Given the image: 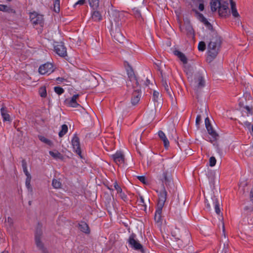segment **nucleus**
I'll return each instance as SVG.
<instances>
[{
  "label": "nucleus",
  "instance_id": "f257e3e1",
  "mask_svg": "<svg viewBox=\"0 0 253 253\" xmlns=\"http://www.w3.org/2000/svg\"><path fill=\"white\" fill-rule=\"evenodd\" d=\"M111 24L110 33L112 36L119 42L124 39L121 33L120 26L125 20L124 14L117 10H113L109 14Z\"/></svg>",
  "mask_w": 253,
  "mask_h": 253
},
{
  "label": "nucleus",
  "instance_id": "f03ea898",
  "mask_svg": "<svg viewBox=\"0 0 253 253\" xmlns=\"http://www.w3.org/2000/svg\"><path fill=\"white\" fill-rule=\"evenodd\" d=\"M210 35L211 36L208 46V54L211 59L214 58L218 53L221 45L220 37L214 31H211Z\"/></svg>",
  "mask_w": 253,
  "mask_h": 253
},
{
  "label": "nucleus",
  "instance_id": "7ed1b4c3",
  "mask_svg": "<svg viewBox=\"0 0 253 253\" xmlns=\"http://www.w3.org/2000/svg\"><path fill=\"white\" fill-rule=\"evenodd\" d=\"M158 194V201L155 211L154 219L157 222H161L162 217V209L167 199V192L164 187L160 191H157Z\"/></svg>",
  "mask_w": 253,
  "mask_h": 253
},
{
  "label": "nucleus",
  "instance_id": "20e7f679",
  "mask_svg": "<svg viewBox=\"0 0 253 253\" xmlns=\"http://www.w3.org/2000/svg\"><path fill=\"white\" fill-rule=\"evenodd\" d=\"M53 71V65L49 62L42 65L39 68V72L41 75H49L52 73Z\"/></svg>",
  "mask_w": 253,
  "mask_h": 253
},
{
  "label": "nucleus",
  "instance_id": "39448f33",
  "mask_svg": "<svg viewBox=\"0 0 253 253\" xmlns=\"http://www.w3.org/2000/svg\"><path fill=\"white\" fill-rule=\"evenodd\" d=\"M71 143L74 151L82 158L80 139L76 134H74L71 140Z\"/></svg>",
  "mask_w": 253,
  "mask_h": 253
},
{
  "label": "nucleus",
  "instance_id": "423d86ee",
  "mask_svg": "<svg viewBox=\"0 0 253 253\" xmlns=\"http://www.w3.org/2000/svg\"><path fill=\"white\" fill-rule=\"evenodd\" d=\"M135 235L134 234H132L129 236L128 239L129 245L135 250L143 251L142 245L137 240H135Z\"/></svg>",
  "mask_w": 253,
  "mask_h": 253
},
{
  "label": "nucleus",
  "instance_id": "0eeeda50",
  "mask_svg": "<svg viewBox=\"0 0 253 253\" xmlns=\"http://www.w3.org/2000/svg\"><path fill=\"white\" fill-rule=\"evenodd\" d=\"M54 51L59 56L64 57L67 56V49L62 42L57 43L54 45Z\"/></svg>",
  "mask_w": 253,
  "mask_h": 253
},
{
  "label": "nucleus",
  "instance_id": "6e6552de",
  "mask_svg": "<svg viewBox=\"0 0 253 253\" xmlns=\"http://www.w3.org/2000/svg\"><path fill=\"white\" fill-rule=\"evenodd\" d=\"M191 85L194 89L198 90L205 86V81L203 78L200 76H197L194 78V80L191 82Z\"/></svg>",
  "mask_w": 253,
  "mask_h": 253
},
{
  "label": "nucleus",
  "instance_id": "1a4fd4ad",
  "mask_svg": "<svg viewBox=\"0 0 253 253\" xmlns=\"http://www.w3.org/2000/svg\"><path fill=\"white\" fill-rule=\"evenodd\" d=\"M135 89L132 93L131 103L132 105H136L139 102L141 97V90L140 86H135Z\"/></svg>",
  "mask_w": 253,
  "mask_h": 253
},
{
  "label": "nucleus",
  "instance_id": "9d476101",
  "mask_svg": "<svg viewBox=\"0 0 253 253\" xmlns=\"http://www.w3.org/2000/svg\"><path fill=\"white\" fill-rule=\"evenodd\" d=\"M100 8L92 9L91 12V19L94 22H99L102 20V11Z\"/></svg>",
  "mask_w": 253,
  "mask_h": 253
},
{
  "label": "nucleus",
  "instance_id": "9b49d317",
  "mask_svg": "<svg viewBox=\"0 0 253 253\" xmlns=\"http://www.w3.org/2000/svg\"><path fill=\"white\" fill-rule=\"evenodd\" d=\"M180 29L182 33L186 34L188 36L191 37H194V30L190 24L187 23L183 26H180Z\"/></svg>",
  "mask_w": 253,
  "mask_h": 253
},
{
  "label": "nucleus",
  "instance_id": "f8f14e48",
  "mask_svg": "<svg viewBox=\"0 0 253 253\" xmlns=\"http://www.w3.org/2000/svg\"><path fill=\"white\" fill-rule=\"evenodd\" d=\"M205 125L208 133L212 137L214 140H216L218 137V134L213 129L208 118H206Z\"/></svg>",
  "mask_w": 253,
  "mask_h": 253
},
{
  "label": "nucleus",
  "instance_id": "ddd939ff",
  "mask_svg": "<svg viewBox=\"0 0 253 253\" xmlns=\"http://www.w3.org/2000/svg\"><path fill=\"white\" fill-rule=\"evenodd\" d=\"M141 134L138 131L133 132L129 137L130 142L137 145L141 141Z\"/></svg>",
  "mask_w": 253,
  "mask_h": 253
},
{
  "label": "nucleus",
  "instance_id": "4468645a",
  "mask_svg": "<svg viewBox=\"0 0 253 253\" xmlns=\"http://www.w3.org/2000/svg\"><path fill=\"white\" fill-rule=\"evenodd\" d=\"M115 163L118 165L124 163V155L121 152H117L111 156Z\"/></svg>",
  "mask_w": 253,
  "mask_h": 253
},
{
  "label": "nucleus",
  "instance_id": "2eb2a0df",
  "mask_svg": "<svg viewBox=\"0 0 253 253\" xmlns=\"http://www.w3.org/2000/svg\"><path fill=\"white\" fill-rule=\"evenodd\" d=\"M127 75L130 82L132 83V85L133 87H135L136 86V87H138V86H140L141 85V84H140L138 81L136 76L134 74L133 71L132 70L128 71Z\"/></svg>",
  "mask_w": 253,
  "mask_h": 253
},
{
  "label": "nucleus",
  "instance_id": "dca6fc26",
  "mask_svg": "<svg viewBox=\"0 0 253 253\" xmlns=\"http://www.w3.org/2000/svg\"><path fill=\"white\" fill-rule=\"evenodd\" d=\"M218 10L220 16L222 17L226 16L228 15L229 11L228 3L226 2L221 3Z\"/></svg>",
  "mask_w": 253,
  "mask_h": 253
},
{
  "label": "nucleus",
  "instance_id": "f3484780",
  "mask_svg": "<svg viewBox=\"0 0 253 253\" xmlns=\"http://www.w3.org/2000/svg\"><path fill=\"white\" fill-rule=\"evenodd\" d=\"M79 97L78 94L74 95L71 98L66 100V104L70 107L76 108L80 106V104L77 103V99Z\"/></svg>",
  "mask_w": 253,
  "mask_h": 253
},
{
  "label": "nucleus",
  "instance_id": "a211bd4d",
  "mask_svg": "<svg viewBox=\"0 0 253 253\" xmlns=\"http://www.w3.org/2000/svg\"><path fill=\"white\" fill-rule=\"evenodd\" d=\"M41 231L37 230L35 235V242L37 248H38L39 250L43 251V244L41 240Z\"/></svg>",
  "mask_w": 253,
  "mask_h": 253
},
{
  "label": "nucleus",
  "instance_id": "6ab92c4d",
  "mask_svg": "<svg viewBox=\"0 0 253 253\" xmlns=\"http://www.w3.org/2000/svg\"><path fill=\"white\" fill-rule=\"evenodd\" d=\"M169 82L167 81L166 79L163 78L162 80V86L164 88L166 92L169 95V96L172 98V91L171 89V87L169 86Z\"/></svg>",
  "mask_w": 253,
  "mask_h": 253
},
{
  "label": "nucleus",
  "instance_id": "aec40b11",
  "mask_svg": "<svg viewBox=\"0 0 253 253\" xmlns=\"http://www.w3.org/2000/svg\"><path fill=\"white\" fill-rule=\"evenodd\" d=\"M211 200L212 201V204L214 206V210L215 212L217 214H219L220 212V202L218 200V199L215 197L213 196L211 198Z\"/></svg>",
  "mask_w": 253,
  "mask_h": 253
},
{
  "label": "nucleus",
  "instance_id": "412c9836",
  "mask_svg": "<svg viewBox=\"0 0 253 253\" xmlns=\"http://www.w3.org/2000/svg\"><path fill=\"white\" fill-rule=\"evenodd\" d=\"M173 52V54L176 56L183 64H186L187 63V59L182 52L178 50H175Z\"/></svg>",
  "mask_w": 253,
  "mask_h": 253
},
{
  "label": "nucleus",
  "instance_id": "4be33fe9",
  "mask_svg": "<svg viewBox=\"0 0 253 253\" xmlns=\"http://www.w3.org/2000/svg\"><path fill=\"white\" fill-rule=\"evenodd\" d=\"M31 21L34 25L42 24V17L41 15L36 16L35 14L31 15Z\"/></svg>",
  "mask_w": 253,
  "mask_h": 253
},
{
  "label": "nucleus",
  "instance_id": "5701e85b",
  "mask_svg": "<svg viewBox=\"0 0 253 253\" xmlns=\"http://www.w3.org/2000/svg\"><path fill=\"white\" fill-rule=\"evenodd\" d=\"M158 135L161 140L163 141L164 146L166 148H168L169 147V141L167 139L165 134L163 131L160 130L158 132Z\"/></svg>",
  "mask_w": 253,
  "mask_h": 253
},
{
  "label": "nucleus",
  "instance_id": "b1692460",
  "mask_svg": "<svg viewBox=\"0 0 253 253\" xmlns=\"http://www.w3.org/2000/svg\"><path fill=\"white\" fill-rule=\"evenodd\" d=\"M107 0H100L101 2H103L104 3ZM88 1L89 6L92 9H98V8H100L99 7V0H88Z\"/></svg>",
  "mask_w": 253,
  "mask_h": 253
},
{
  "label": "nucleus",
  "instance_id": "393cba45",
  "mask_svg": "<svg viewBox=\"0 0 253 253\" xmlns=\"http://www.w3.org/2000/svg\"><path fill=\"white\" fill-rule=\"evenodd\" d=\"M49 153L54 159L63 160L64 158L63 156L57 150L50 151Z\"/></svg>",
  "mask_w": 253,
  "mask_h": 253
},
{
  "label": "nucleus",
  "instance_id": "a878e982",
  "mask_svg": "<svg viewBox=\"0 0 253 253\" xmlns=\"http://www.w3.org/2000/svg\"><path fill=\"white\" fill-rule=\"evenodd\" d=\"M231 13L233 16L235 18L239 17L240 16L239 13L237 11L236 7V3L232 0H230Z\"/></svg>",
  "mask_w": 253,
  "mask_h": 253
},
{
  "label": "nucleus",
  "instance_id": "bb28decb",
  "mask_svg": "<svg viewBox=\"0 0 253 253\" xmlns=\"http://www.w3.org/2000/svg\"><path fill=\"white\" fill-rule=\"evenodd\" d=\"M221 2L219 0H212L211 2V9L212 11H215L218 9Z\"/></svg>",
  "mask_w": 253,
  "mask_h": 253
},
{
  "label": "nucleus",
  "instance_id": "cd10ccee",
  "mask_svg": "<svg viewBox=\"0 0 253 253\" xmlns=\"http://www.w3.org/2000/svg\"><path fill=\"white\" fill-rule=\"evenodd\" d=\"M1 115L2 116L3 121H9L10 116L7 113L6 108L4 107H1L0 109Z\"/></svg>",
  "mask_w": 253,
  "mask_h": 253
},
{
  "label": "nucleus",
  "instance_id": "c85d7f7f",
  "mask_svg": "<svg viewBox=\"0 0 253 253\" xmlns=\"http://www.w3.org/2000/svg\"><path fill=\"white\" fill-rule=\"evenodd\" d=\"M242 110L243 116H249L253 115V108L249 106H243Z\"/></svg>",
  "mask_w": 253,
  "mask_h": 253
},
{
  "label": "nucleus",
  "instance_id": "c756f323",
  "mask_svg": "<svg viewBox=\"0 0 253 253\" xmlns=\"http://www.w3.org/2000/svg\"><path fill=\"white\" fill-rule=\"evenodd\" d=\"M79 228L81 231L85 233H88L89 232L88 225L84 221H82L79 224Z\"/></svg>",
  "mask_w": 253,
  "mask_h": 253
},
{
  "label": "nucleus",
  "instance_id": "7c9ffc66",
  "mask_svg": "<svg viewBox=\"0 0 253 253\" xmlns=\"http://www.w3.org/2000/svg\"><path fill=\"white\" fill-rule=\"evenodd\" d=\"M52 185L55 189H59L61 188L62 183L59 179L54 178L52 179Z\"/></svg>",
  "mask_w": 253,
  "mask_h": 253
},
{
  "label": "nucleus",
  "instance_id": "2f4dec72",
  "mask_svg": "<svg viewBox=\"0 0 253 253\" xmlns=\"http://www.w3.org/2000/svg\"><path fill=\"white\" fill-rule=\"evenodd\" d=\"M68 131V126L66 125H63L61 126V129L59 132L58 135L60 137H63Z\"/></svg>",
  "mask_w": 253,
  "mask_h": 253
},
{
  "label": "nucleus",
  "instance_id": "473e14b6",
  "mask_svg": "<svg viewBox=\"0 0 253 253\" xmlns=\"http://www.w3.org/2000/svg\"><path fill=\"white\" fill-rule=\"evenodd\" d=\"M22 166L23 172L25 173V174L26 175V176H31V174L28 171L27 163H26V161L24 160H23L22 161Z\"/></svg>",
  "mask_w": 253,
  "mask_h": 253
},
{
  "label": "nucleus",
  "instance_id": "72a5a7b5",
  "mask_svg": "<svg viewBox=\"0 0 253 253\" xmlns=\"http://www.w3.org/2000/svg\"><path fill=\"white\" fill-rule=\"evenodd\" d=\"M39 138L42 142L49 146H51L52 145V142H51V140L45 138V137H44L43 136H42V135L39 136Z\"/></svg>",
  "mask_w": 253,
  "mask_h": 253
},
{
  "label": "nucleus",
  "instance_id": "f704fd0d",
  "mask_svg": "<svg viewBox=\"0 0 253 253\" xmlns=\"http://www.w3.org/2000/svg\"><path fill=\"white\" fill-rule=\"evenodd\" d=\"M26 177H26V181H25L26 186L29 191H32V188L31 185L30 184L31 178H32L31 176H28Z\"/></svg>",
  "mask_w": 253,
  "mask_h": 253
},
{
  "label": "nucleus",
  "instance_id": "c9c22d12",
  "mask_svg": "<svg viewBox=\"0 0 253 253\" xmlns=\"http://www.w3.org/2000/svg\"><path fill=\"white\" fill-rule=\"evenodd\" d=\"M39 92L42 97H45L47 95L46 87L44 86L40 88Z\"/></svg>",
  "mask_w": 253,
  "mask_h": 253
},
{
  "label": "nucleus",
  "instance_id": "e433bc0d",
  "mask_svg": "<svg viewBox=\"0 0 253 253\" xmlns=\"http://www.w3.org/2000/svg\"><path fill=\"white\" fill-rule=\"evenodd\" d=\"M54 11L59 12L60 11V0H54Z\"/></svg>",
  "mask_w": 253,
  "mask_h": 253
},
{
  "label": "nucleus",
  "instance_id": "4c0bfd02",
  "mask_svg": "<svg viewBox=\"0 0 253 253\" xmlns=\"http://www.w3.org/2000/svg\"><path fill=\"white\" fill-rule=\"evenodd\" d=\"M54 90L55 92L58 95H61L64 92V89L60 86H55L54 87Z\"/></svg>",
  "mask_w": 253,
  "mask_h": 253
},
{
  "label": "nucleus",
  "instance_id": "58836bf2",
  "mask_svg": "<svg viewBox=\"0 0 253 253\" xmlns=\"http://www.w3.org/2000/svg\"><path fill=\"white\" fill-rule=\"evenodd\" d=\"M168 172H164L162 175V180L163 182H165L166 184L169 181V178L168 176Z\"/></svg>",
  "mask_w": 253,
  "mask_h": 253
},
{
  "label": "nucleus",
  "instance_id": "ea45409f",
  "mask_svg": "<svg viewBox=\"0 0 253 253\" xmlns=\"http://www.w3.org/2000/svg\"><path fill=\"white\" fill-rule=\"evenodd\" d=\"M198 49L200 51H204L206 49V44L204 42H200L198 44Z\"/></svg>",
  "mask_w": 253,
  "mask_h": 253
},
{
  "label": "nucleus",
  "instance_id": "a19ab883",
  "mask_svg": "<svg viewBox=\"0 0 253 253\" xmlns=\"http://www.w3.org/2000/svg\"><path fill=\"white\" fill-rule=\"evenodd\" d=\"M113 184L114 187L117 190L118 193H121L123 191L121 187L118 185L117 181H115Z\"/></svg>",
  "mask_w": 253,
  "mask_h": 253
},
{
  "label": "nucleus",
  "instance_id": "79ce46f5",
  "mask_svg": "<svg viewBox=\"0 0 253 253\" xmlns=\"http://www.w3.org/2000/svg\"><path fill=\"white\" fill-rule=\"evenodd\" d=\"M137 202H138L139 205H141L144 206V209H146V206L144 204V199H143L142 196H140L139 199H138L137 200Z\"/></svg>",
  "mask_w": 253,
  "mask_h": 253
},
{
  "label": "nucleus",
  "instance_id": "37998d69",
  "mask_svg": "<svg viewBox=\"0 0 253 253\" xmlns=\"http://www.w3.org/2000/svg\"><path fill=\"white\" fill-rule=\"evenodd\" d=\"M210 166L211 167H213L215 165L216 160L214 157H211L209 160Z\"/></svg>",
  "mask_w": 253,
  "mask_h": 253
},
{
  "label": "nucleus",
  "instance_id": "c03bdc74",
  "mask_svg": "<svg viewBox=\"0 0 253 253\" xmlns=\"http://www.w3.org/2000/svg\"><path fill=\"white\" fill-rule=\"evenodd\" d=\"M133 14L134 15V16L136 18H139L141 17V15L140 12L139 10H138L137 9H133Z\"/></svg>",
  "mask_w": 253,
  "mask_h": 253
},
{
  "label": "nucleus",
  "instance_id": "a18cd8bd",
  "mask_svg": "<svg viewBox=\"0 0 253 253\" xmlns=\"http://www.w3.org/2000/svg\"><path fill=\"white\" fill-rule=\"evenodd\" d=\"M160 96V93L157 91H154L153 92V100L155 101H158L159 97Z\"/></svg>",
  "mask_w": 253,
  "mask_h": 253
},
{
  "label": "nucleus",
  "instance_id": "49530a36",
  "mask_svg": "<svg viewBox=\"0 0 253 253\" xmlns=\"http://www.w3.org/2000/svg\"><path fill=\"white\" fill-rule=\"evenodd\" d=\"M199 1L200 2L198 8L201 11H202L204 9V0H199Z\"/></svg>",
  "mask_w": 253,
  "mask_h": 253
},
{
  "label": "nucleus",
  "instance_id": "de8ad7c7",
  "mask_svg": "<svg viewBox=\"0 0 253 253\" xmlns=\"http://www.w3.org/2000/svg\"><path fill=\"white\" fill-rule=\"evenodd\" d=\"M120 194V198L124 200V201H126L127 200V197L126 195L123 191L121 193H119Z\"/></svg>",
  "mask_w": 253,
  "mask_h": 253
},
{
  "label": "nucleus",
  "instance_id": "09e8293b",
  "mask_svg": "<svg viewBox=\"0 0 253 253\" xmlns=\"http://www.w3.org/2000/svg\"><path fill=\"white\" fill-rule=\"evenodd\" d=\"M5 222L6 223H7L8 224L9 226H12L13 224V219L10 217H8L7 218V219H6Z\"/></svg>",
  "mask_w": 253,
  "mask_h": 253
},
{
  "label": "nucleus",
  "instance_id": "8fccbe9b",
  "mask_svg": "<svg viewBox=\"0 0 253 253\" xmlns=\"http://www.w3.org/2000/svg\"><path fill=\"white\" fill-rule=\"evenodd\" d=\"M0 11L6 12L8 11V9L6 5L0 4Z\"/></svg>",
  "mask_w": 253,
  "mask_h": 253
},
{
  "label": "nucleus",
  "instance_id": "3c124183",
  "mask_svg": "<svg viewBox=\"0 0 253 253\" xmlns=\"http://www.w3.org/2000/svg\"><path fill=\"white\" fill-rule=\"evenodd\" d=\"M250 201L252 205L253 206V208H251L249 207L248 206H246L245 207L244 210L245 211H253V199H251L250 200Z\"/></svg>",
  "mask_w": 253,
  "mask_h": 253
},
{
  "label": "nucleus",
  "instance_id": "603ef678",
  "mask_svg": "<svg viewBox=\"0 0 253 253\" xmlns=\"http://www.w3.org/2000/svg\"><path fill=\"white\" fill-rule=\"evenodd\" d=\"M138 179L142 183H145L146 179L145 177L143 176H139L137 177Z\"/></svg>",
  "mask_w": 253,
  "mask_h": 253
},
{
  "label": "nucleus",
  "instance_id": "864d4df0",
  "mask_svg": "<svg viewBox=\"0 0 253 253\" xmlns=\"http://www.w3.org/2000/svg\"><path fill=\"white\" fill-rule=\"evenodd\" d=\"M204 24L205 25H206L207 26H208L209 28H212V26L211 25V24H210V23L208 21L207 19L206 20V21H205L204 22Z\"/></svg>",
  "mask_w": 253,
  "mask_h": 253
},
{
  "label": "nucleus",
  "instance_id": "5fc2aeb1",
  "mask_svg": "<svg viewBox=\"0 0 253 253\" xmlns=\"http://www.w3.org/2000/svg\"><path fill=\"white\" fill-rule=\"evenodd\" d=\"M85 2V0H79L76 3L75 5L80 4L83 5Z\"/></svg>",
  "mask_w": 253,
  "mask_h": 253
},
{
  "label": "nucleus",
  "instance_id": "6e6d98bb",
  "mask_svg": "<svg viewBox=\"0 0 253 253\" xmlns=\"http://www.w3.org/2000/svg\"><path fill=\"white\" fill-rule=\"evenodd\" d=\"M199 16L200 17V18L201 19V21L203 23L207 19L203 14L199 13Z\"/></svg>",
  "mask_w": 253,
  "mask_h": 253
},
{
  "label": "nucleus",
  "instance_id": "4d7b16f0",
  "mask_svg": "<svg viewBox=\"0 0 253 253\" xmlns=\"http://www.w3.org/2000/svg\"><path fill=\"white\" fill-rule=\"evenodd\" d=\"M201 117L200 115H198L196 117V124H198L199 122L201 121Z\"/></svg>",
  "mask_w": 253,
  "mask_h": 253
},
{
  "label": "nucleus",
  "instance_id": "13d9d810",
  "mask_svg": "<svg viewBox=\"0 0 253 253\" xmlns=\"http://www.w3.org/2000/svg\"><path fill=\"white\" fill-rule=\"evenodd\" d=\"M253 199V185L250 193V200Z\"/></svg>",
  "mask_w": 253,
  "mask_h": 253
},
{
  "label": "nucleus",
  "instance_id": "bf43d9fd",
  "mask_svg": "<svg viewBox=\"0 0 253 253\" xmlns=\"http://www.w3.org/2000/svg\"><path fill=\"white\" fill-rule=\"evenodd\" d=\"M205 205H206V207L207 209L208 210H210L211 206H210V204L208 202V201L207 199L205 201Z\"/></svg>",
  "mask_w": 253,
  "mask_h": 253
},
{
  "label": "nucleus",
  "instance_id": "052dcab7",
  "mask_svg": "<svg viewBox=\"0 0 253 253\" xmlns=\"http://www.w3.org/2000/svg\"><path fill=\"white\" fill-rule=\"evenodd\" d=\"M56 80L58 83H60V82H62L64 80V79L63 78L58 77L57 78H56Z\"/></svg>",
  "mask_w": 253,
  "mask_h": 253
},
{
  "label": "nucleus",
  "instance_id": "680f3d73",
  "mask_svg": "<svg viewBox=\"0 0 253 253\" xmlns=\"http://www.w3.org/2000/svg\"><path fill=\"white\" fill-rule=\"evenodd\" d=\"M216 151L220 154V155H222L221 150L218 147H217Z\"/></svg>",
  "mask_w": 253,
  "mask_h": 253
},
{
  "label": "nucleus",
  "instance_id": "e2e57ef3",
  "mask_svg": "<svg viewBox=\"0 0 253 253\" xmlns=\"http://www.w3.org/2000/svg\"><path fill=\"white\" fill-rule=\"evenodd\" d=\"M150 80H148V79H147L146 80V82L145 83V85L146 86H148L150 84Z\"/></svg>",
  "mask_w": 253,
  "mask_h": 253
},
{
  "label": "nucleus",
  "instance_id": "0e129e2a",
  "mask_svg": "<svg viewBox=\"0 0 253 253\" xmlns=\"http://www.w3.org/2000/svg\"><path fill=\"white\" fill-rule=\"evenodd\" d=\"M244 123L246 126H249L251 125V123L247 121L244 122Z\"/></svg>",
  "mask_w": 253,
  "mask_h": 253
},
{
  "label": "nucleus",
  "instance_id": "69168bd1",
  "mask_svg": "<svg viewBox=\"0 0 253 253\" xmlns=\"http://www.w3.org/2000/svg\"><path fill=\"white\" fill-rule=\"evenodd\" d=\"M175 239L178 241L180 240V239L178 237L175 238Z\"/></svg>",
  "mask_w": 253,
  "mask_h": 253
},
{
  "label": "nucleus",
  "instance_id": "338daca9",
  "mask_svg": "<svg viewBox=\"0 0 253 253\" xmlns=\"http://www.w3.org/2000/svg\"><path fill=\"white\" fill-rule=\"evenodd\" d=\"M252 130L253 132V124L252 126Z\"/></svg>",
  "mask_w": 253,
  "mask_h": 253
},
{
  "label": "nucleus",
  "instance_id": "774afa93",
  "mask_svg": "<svg viewBox=\"0 0 253 253\" xmlns=\"http://www.w3.org/2000/svg\"><path fill=\"white\" fill-rule=\"evenodd\" d=\"M239 105L241 106V107H242V105L241 104V102L239 103Z\"/></svg>",
  "mask_w": 253,
  "mask_h": 253
}]
</instances>
